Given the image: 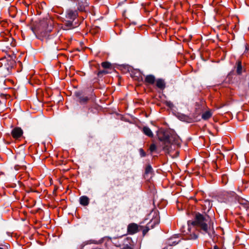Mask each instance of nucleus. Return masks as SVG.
<instances>
[{
	"mask_svg": "<svg viewBox=\"0 0 249 249\" xmlns=\"http://www.w3.org/2000/svg\"><path fill=\"white\" fill-rule=\"evenodd\" d=\"M145 81L148 84H153L155 82V78L152 75H148L146 76Z\"/></svg>",
	"mask_w": 249,
	"mask_h": 249,
	"instance_id": "obj_13",
	"label": "nucleus"
},
{
	"mask_svg": "<svg viewBox=\"0 0 249 249\" xmlns=\"http://www.w3.org/2000/svg\"><path fill=\"white\" fill-rule=\"evenodd\" d=\"M53 29L52 21L48 19H43L40 22L37 28L38 35L37 37L43 42L47 43L49 46H55V41L50 36L48 33L52 31Z\"/></svg>",
	"mask_w": 249,
	"mask_h": 249,
	"instance_id": "obj_3",
	"label": "nucleus"
},
{
	"mask_svg": "<svg viewBox=\"0 0 249 249\" xmlns=\"http://www.w3.org/2000/svg\"><path fill=\"white\" fill-rule=\"evenodd\" d=\"M107 73V72L106 70L101 71L98 72V75L99 76H100V75H102L103 74H106Z\"/></svg>",
	"mask_w": 249,
	"mask_h": 249,
	"instance_id": "obj_20",
	"label": "nucleus"
},
{
	"mask_svg": "<svg viewBox=\"0 0 249 249\" xmlns=\"http://www.w3.org/2000/svg\"><path fill=\"white\" fill-rule=\"evenodd\" d=\"M212 113L210 110L206 111L202 114V118L204 120H207L212 116Z\"/></svg>",
	"mask_w": 249,
	"mask_h": 249,
	"instance_id": "obj_14",
	"label": "nucleus"
},
{
	"mask_svg": "<svg viewBox=\"0 0 249 249\" xmlns=\"http://www.w3.org/2000/svg\"><path fill=\"white\" fill-rule=\"evenodd\" d=\"M22 129L18 126L15 127L11 131L12 137L16 139L20 138L23 135Z\"/></svg>",
	"mask_w": 249,
	"mask_h": 249,
	"instance_id": "obj_5",
	"label": "nucleus"
},
{
	"mask_svg": "<svg viewBox=\"0 0 249 249\" xmlns=\"http://www.w3.org/2000/svg\"><path fill=\"white\" fill-rule=\"evenodd\" d=\"M89 100V98L86 96H82L79 98V102L81 104L86 103Z\"/></svg>",
	"mask_w": 249,
	"mask_h": 249,
	"instance_id": "obj_17",
	"label": "nucleus"
},
{
	"mask_svg": "<svg viewBox=\"0 0 249 249\" xmlns=\"http://www.w3.org/2000/svg\"><path fill=\"white\" fill-rule=\"evenodd\" d=\"M213 249H219V248L216 246H214Z\"/></svg>",
	"mask_w": 249,
	"mask_h": 249,
	"instance_id": "obj_25",
	"label": "nucleus"
},
{
	"mask_svg": "<svg viewBox=\"0 0 249 249\" xmlns=\"http://www.w3.org/2000/svg\"><path fill=\"white\" fill-rule=\"evenodd\" d=\"M101 65L105 69L109 68L111 66V64L108 62H103Z\"/></svg>",
	"mask_w": 249,
	"mask_h": 249,
	"instance_id": "obj_18",
	"label": "nucleus"
},
{
	"mask_svg": "<svg viewBox=\"0 0 249 249\" xmlns=\"http://www.w3.org/2000/svg\"><path fill=\"white\" fill-rule=\"evenodd\" d=\"M121 249H132L131 247H130V246H128V245H126L123 248H122Z\"/></svg>",
	"mask_w": 249,
	"mask_h": 249,
	"instance_id": "obj_24",
	"label": "nucleus"
},
{
	"mask_svg": "<svg viewBox=\"0 0 249 249\" xmlns=\"http://www.w3.org/2000/svg\"><path fill=\"white\" fill-rule=\"evenodd\" d=\"M222 178H223V179H225V178H226V176L225 175H223V176H222Z\"/></svg>",
	"mask_w": 249,
	"mask_h": 249,
	"instance_id": "obj_26",
	"label": "nucleus"
},
{
	"mask_svg": "<svg viewBox=\"0 0 249 249\" xmlns=\"http://www.w3.org/2000/svg\"><path fill=\"white\" fill-rule=\"evenodd\" d=\"M0 249H3V248H0Z\"/></svg>",
	"mask_w": 249,
	"mask_h": 249,
	"instance_id": "obj_27",
	"label": "nucleus"
},
{
	"mask_svg": "<svg viewBox=\"0 0 249 249\" xmlns=\"http://www.w3.org/2000/svg\"><path fill=\"white\" fill-rule=\"evenodd\" d=\"M80 203L83 206H87L89 204V198L87 196H82L80 197Z\"/></svg>",
	"mask_w": 249,
	"mask_h": 249,
	"instance_id": "obj_9",
	"label": "nucleus"
},
{
	"mask_svg": "<svg viewBox=\"0 0 249 249\" xmlns=\"http://www.w3.org/2000/svg\"><path fill=\"white\" fill-rule=\"evenodd\" d=\"M156 145L155 144H151L149 150L151 152H153L154 151H155L156 149Z\"/></svg>",
	"mask_w": 249,
	"mask_h": 249,
	"instance_id": "obj_19",
	"label": "nucleus"
},
{
	"mask_svg": "<svg viewBox=\"0 0 249 249\" xmlns=\"http://www.w3.org/2000/svg\"><path fill=\"white\" fill-rule=\"evenodd\" d=\"M139 226L135 223H131L127 226V232L129 234H133L138 231Z\"/></svg>",
	"mask_w": 249,
	"mask_h": 249,
	"instance_id": "obj_6",
	"label": "nucleus"
},
{
	"mask_svg": "<svg viewBox=\"0 0 249 249\" xmlns=\"http://www.w3.org/2000/svg\"><path fill=\"white\" fill-rule=\"evenodd\" d=\"M242 71V68L241 65V62L238 61L237 63L236 72L238 74H241Z\"/></svg>",
	"mask_w": 249,
	"mask_h": 249,
	"instance_id": "obj_16",
	"label": "nucleus"
},
{
	"mask_svg": "<svg viewBox=\"0 0 249 249\" xmlns=\"http://www.w3.org/2000/svg\"><path fill=\"white\" fill-rule=\"evenodd\" d=\"M211 225L210 217L207 214H202L197 213L195 215L194 221H188V232H187L188 239L195 240L197 238L198 231L196 227H199L205 233H208V229Z\"/></svg>",
	"mask_w": 249,
	"mask_h": 249,
	"instance_id": "obj_1",
	"label": "nucleus"
},
{
	"mask_svg": "<svg viewBox=\"0 0 249 249\" xmlns=\"http://www.w3.org/2000/svg\"><path fill=\"white\" fill-rule=\"evenodd\" d=\"M73 20L68 19L66 20L65 27H64L65 30H69L71 28H73L74 26L73 25L72 21Z\"/></svg>",
	"mask_w": 249,
	"mask_h": 249,
	"instance_id": "obj_12",
	"label": "nucleus"
},
{
	"mask_svg": "<svg viewBox=\"0 0 249 249\" xmlns=\"http://www.w3.org/2000/svg\"><path fill=\"white\" fill-rule=\"evenodd\" d=\"M153 172V169L151 165L146 166L145 170V175L147 176L149 174L151 175Z\"/></svg>",
	"mask_w": 249,
	"mask_h": 249,
	"instance_id": "obj_15",
	"label": "nucleus"
},
{
	"mask_svg": "<svg viewBox=\"0 0 249 249\" xmlns=\"http://www.w3.org/2000/svg\"><path fill=\"white\" fill-rule=\"evenodd\" d=\"M166 105H167L168 107H172L173 106V104H172L171 102H167L166 103Z\"/></svg>",
	"mask_w": 249,
	"mask_h": 249,
	"instance_id": "obj_23",
	"label": "nucleus"
},
{
	"mask_svg": "<svg viewBox=\"0 0 249 249\" xmlns=\"http://www.w3.org/2000/svg\"><path fill=\"white\" fill-rule=\"evenodd\" d=\"M179 119L180 120H182L183 121H185L186 119H187V116H185V115H181L179 117Z\"/></svg>",
	"mask_w": 249,
	"mask_h": 249,
	"instance_id": "obj_21",
	"label": "nucleus"
},
{
	"mask_svg": "<svg viewBox=\"0 0 249 249\" xmlns=\"http://www.w3.org/2000/svg\"><path fill=\"white\" fill-rule=\"evenodd\" d=\"M140 153L142 157H145L146 155L145 152L144 151V150L142 149H140Z\"/></svg>",
	"mask_w": 249,
	"mask_h": 249,
	"instance_id": "obj_22",
	"label": "nucleus"
},
{
	"mask_svg": "<svg viewBox=\"0 0 249 249\" xmlns=\"http://www.w3.org/2000/svg\"><path fill=\"white\" fill-rule=\"evenodd\" d=\"M142 131L147 136L149 137H152L153 136V134L151 129L149 128L147 126H144L143 127Z\"/></svg>",
	"mask_w": 249,
	"mask_h": 249,
	"instance_id": "obj_10",
	"label": "nucleus"
},
{
	"mask_svg": "<svg viewBox=\"0 0 249 249\" xmlns=\"http://www.w3.org/2000/svg\"><path fill=\"white\" fill-rule=\"evenodd\" d=\"M160 222V217L158 213H155V217L152 219L150 222L147 224L146 229L143 230V234L144 235L149 230V228H153L154 226L158 224Z\"/></svg>",
	"mask_w": 249,
	"mask_h": 249,
	"instance_id": "obj_4",
	"label": "nucleus"
},
{
	"mask_svg": "<svg viewBox=\"0 0 249 249\" xmlns=\"http://www.w3.org/2000/svg\"><path fill=\"white\" fill-rule=\"evenodd\" d=\"M156 86L160 89H164L165 87V83L163 80L159 79L156 81Z\"/></svg>",
	"mask_w": 249,
	"mask_h": 249,
	"instance_id": "obj_11",
	"label": "nucleus"
},
{
	"mask_svg": "<svg viewBox=\"0 0 249 249\" xmlns=\"http://www.w3.org/2000/svg\"><path fill=\"white\" fill-rule=\"evenodd\" d=\"M77 15V13L76 11L68 10L66 13V18L68 19L74 20L76 18Z\"/></svg>",
	"mask_w": 249,
	"mask_h": 249,
	"instance_id": "obj_7",
	"label": "nucleus"
},
{
	"mask_svg": "<svg viewBox=\"0 0 249 249\" xmlns=\"http://www.w3.org/2000/svg\"><path fill=\"white\" fill-rule=\"evenodd\" d=\"M180 241V240L176 237H171L168 240L167 244L169 246H175L178 244Z\"/></svg>",
	"mask_w": 249,
	"mask_h": 249,
	"instance_id": "obj_8",
	"label": "nucleus"
},
{
	"mask_svg": "<svg viewBox=\"0 0 249 249\" xmlns=\"http://www.w3.org/2000/svg\"><path fill=\"white\" fill-rule=\"evenodd\" d=\"M157 136L160 141V145L166 153L171 150L172 144L178 145L181 140L175 131L170 128H160L157 131Z\"/></svg>",
	"mask_w": 249,
	"mask_h": 249,
	"instance_id": "obj_2",
	"label": "nucleus"
}]
</instances>
